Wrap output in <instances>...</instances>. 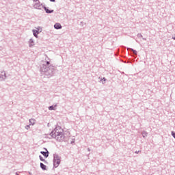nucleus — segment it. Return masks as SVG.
Masks as SVG:
<instances>
[{
	"label": "nucleus",
	"mask_w": 175,
	"mask_h": 175,
	"mask_svg": "<svg viewBox=\"0 0 175 175\" xmlns=\"http://www.w3.org/2000/svg\"><path fill=\"white\" fill-rule=\"evenodd\" d=\"M142 135L143 137H147L148 133L146 131H142Z\"/></svg>",
	"instance_id": "dca6fc26"
},
{
	"label": "nucleus",
	"mask_w": 175,
	"mask_h": 175,
	"mask_svg": "<svg viewBox=\"0 0 175 175\" xmlns=\"http://www.w3.org/2000/svg\"><path fill=\"white\" fill-rule=\"evenodd\" d=\"M40 160L42 161V162H46V160H44V159H43V157H42L41 155L39 156Z\"/></svg>",
	"instance_id": "f3484780"
},
{
	"label": "nucleus",
	"mask_w": 175,
	"mask_h": 175,
	"mask_svg": "<svg viewBox=\"0 0 175 175\" xmlns=\"http://www.w3.org/2000/svg\"><path fill=\"white\" fill-rule=\"evenodd\" d=\"M25 128L27 129V131H28V129L31 128V124L26 125Z\"/></svg>",
	"instance_id": "a211bd4d"
},
{
	"label": "nucleus",
	"mask_w": 175,
	"mask_h": 175,
	"mask_svg": "<svg viewBox=\"0 0 175 175\" xmlns=\"http://www.w3.org/2000/svg\"><path fill=\"white\" fill-rule=\"evenodd\" d=\"M6 80V72L4 70L0 71V81Z\"/></svg>",
	"instance_id": "39448f33"
},
{
	"label": "nucleus",
	"mask_w": 175,
	"mask_h": 175,
	"mask_svg": "<svg viewBox=\"0 0 175 175\" xmlns=\"http://www.w3.org/2000/svg\"><path fill=\"white\" fill-rule=\"evenodd\" d=\"M61 163V157L57 154H53V166L54 167H58Z\"/></svg>",
	"instance_id": "7ed1b4c3"
},
{
	"label": "nucleus",
	"mask_w": 175,
	"mask_h": 175,
	"mask_svg": "<svg viewBox=\"0 0 175 175\" xmlns=\"http://www.w3.org/2000/svg\"><path fill=\"white\" fill-rule=\"evenodd\" d=\"M64 132V130L61 128L59 126H56L55 129L52 131V132L50 133V136L53 137V136H55L56 135H59V133H62Z\"/></svg>",
	"instance_id": "20e7f679"
},
{
	"label": "nucleus",
	"mask_w": 175,
	"mask_h": 175,
	"mask_svg": "<svg viewBox=\"0 0 175 175\" xmlns=\"http://www.w3.org/2000/svg\"><path fill=\"white\" fill-rule=\"evenodd\" d=\"M44 150L46 151V152L41 151L40 154H42V155H43L46 158H48V157H49V150H47V148H44Z\"/></svg>",
	"instance_id": "0eeeda50"
},
{
	"label": "nucleus",
	"mask_w": 175,
	"mask_h": 175,
	"mask_svg": "<svg viewBox=\"0 0 175 175\" xmlns=\"http://www.w3.org/2000/svg\"><path fill=\"white\" fill-rule=\"evenodd\" d=\"M137 38H143V36L142 35V33H138Z\"/></svg>",
	"instance_id": "6ab92c4d"
},
{
	"label": "nucleus",
	"mask_w": 175,
	"mask_h": 175,
	"mask_svg": "<svg viewBox=\"0 0 175 175\" xmlns=\"http://www.w3.org/2000/svg\"><path fill=\"white\" fill-rule=\"evenodd\" d=\"M139 152H140V151L136 150V151L135 152V154H138Z\"/></svg>",
	"instance_id": "aec40b11"
},
{
	"label": "nucleus",
	"mask_w": 175,
	"mask_h": 175,
	"mask_svg": "<svg viewBox=\"0 0 175 175\" xmlns=\"http://www.w3.org/2000/svg\"><path fill=\"white\" fill-rule=\"evenodd\" d=\"M55 107H57V105L49 106V110H55Z\"/></svg>",
	"instance_id": "2eb2a0df"
},
{
	"label": "nucleus",
	"mask_w": 175,
	"mask_h": 175,
	"mask_svg": "<svg viewBox=\"0 0 175 175\" xmlns=\"http://www.w3.org/2000/svg\"><path fill=\"white\" fill-rule=\"evenodd\" d=\"M172 39H174V40H175V37H172Z\"/></svg>",
	"instance_id": "a878e982"
},
{
	"label": "nucleus",
	"mask_w": 175,
	"mask_h": 175,
	"mask_svg": "<svg viewBox=\"0 0 175 175\" xmlns=\"http://www.w3.org/2000/svg\"><path fill=\"white\" fill-rule=\"evenodd\" d=\"M33 2H38V1H39V0H33Z\"/></svg>",
	"instance_id": "4be33fe9"
},
{
	"label": "nucleus",
	"mask_w": 175,
	"mask_h": 175,
	"mask_svg": "<svg viewBox=\"0 0 175 175\" xmlns=\"http://www.w3.org/2000/svg\"><path fill=\"white\" fill-rule=\"evenodd\" d=\"M103 81H106L107 79H106V78L103 77Z\"/></svg>",
	"instance_id": "412c9836"
},
{
	"label": "nucleus",
	"mask_w": 175,
	"mask_h": 175,
	"mask_svg": "<svg viewBox=\"0 0 175 175\" xmlns=\"http://www.w3.org/2000/svg\"><path fill=\"white\" fill-rule=\"evenodd\" d=\"M51 2H55V0H50Z\"/></svg>",
	"instance_id": "5701e85b"
},
{
	"label": "nucleus",
	"mask_w": 175,
	"mask_h": 175,
	"mask_svg": "<svg viewBox=\"0 0 175 175\" xmlns=\"http://www.w3.org/2000/svg\"><path fill=\"white\" fill-rule=\"evenodd\" d=\"M16 175H19V174H18V172H16Z\"/></svg>",
	"instance_id": "393cba45"
},
{
	"label": "nucleus",
	"mask_w": 175,
	"mask_h": 175,
	"mask_svg": "<svg viewBox=\"0 0 175 175\" xmlns=\"http://www.w3.org/2000/svg\"><path fill=\"white\" fill-rule=\"evenodd\" d=\"M127 50L133 52V55H137V51L132 48H127Z\"/></svg>",
	"instance_id": "ddd939ff"
},
{
	"label": "nucleus",
	"mask_w": 175,
	"mask_h": 175,
	"mask_svg": "<svg viewBox=\"0 0 175 175\" xmlns=\"http://www.w3.org/2000/svg\"><path fill=\"white\" fill-rule=\"evenodd\" d=\"M32 31H33V36H35V38H38V35H39V31L33 29Z\"/></svg>",
	"instance_id": "f8f14e48"
},
{
	"label": "nucleus",
	"mask_w": 175,
	"mask_h": 175,
	"mask_svg": "<svg viewBox=\"0 0 175 175\" xmlns=\"http://www.w3.org/2000/svg\"><path fill=\"white\" fill-rule=\"evenodd\" d=\"M43 8L44 9L46 13H47V14H51V13H54L53 10H49V8H47L45 7V6H43Z\"/></svg>",
	"instance_id": "1a4fd4ad"
},
{
	"label": "nucleus",
	"mask_w": 175,
	"mask_h": 175,
	"mask_svg": "<svg viewBox=\"0 0 175 175\" xmlns=\"http://www.w3.org/2000/svg\"><path fill=\"white\" fill-rule=\"evenodd\" d=\"M34 9H38V10H40L42 8H43V4H41L40 2L36 3L33 5Z\"/></svg>",
	"instance_id": "423d86ee"
},
{
	"label": "nucleus",
	"mask_w": 175,
	"mask_h": 175,
	"mask_svg": "<svg viewBox=\"0 0 175 175\" xmlns=\"http://www.w3.org/2000/svg\"><path fill=\"white\" fill-rule=\"evenodd\" d=\"M54 70H55V68L49 61H45L44 63L40 66V72L45 76H47V77H51V76H53Z\"/></svg>",
	"instance_id": "f257e3e1"
},
{
	"label": "nucleus",
	"mask_w": 175,
	"mask_h": 175,
	"mask_svg": "<svg viewBox=\"0 0 175 175\" xmlns=\"http://www.w3.org/2000/svg\"><path fill=\"white\" fill-rule=\"evenodd\" d=\"M29 47H33L35 46V41H33V39L31 38L29 42Z\"/></svg>",
	"instance_id": "6e6552de"
},
{
	"label": "nucleus",
	"mask_w": 175,
	"mask_h": 175,
	"mask_svg": "<svg viewBox=\"0 0 175 175\" xmlns=\"http://www.w3.org/2000/svg\"><path fill=\"white\" fill-rule=\"evenodd\" d=\"M143 40H147V39H146V38H143Z\"/></svg>",
	"instance_id": "bb28decb"
},
{
	"label": "nucleus",
	"mask_w": 175,
	"mask_h": 175,
	"mask_svg": "<svg viewBox=\"0 0 175 175\" xmlns=\"http://www.w3.org/2000/svg\"><path fill=\"white\" fill-rule=\"evenodd\" d=\"M52 137L55 139L57 142H65L66 139V136H65L64 132L56 134V135H53Z\"/></svg>",
	"instance_id": "f03ea898"
},
{
	"label": "nucleus",
	"mask_w": 175,
	"mask_h": 175,
	"mask_svg": "<svg viewBox=\"0 0 175 175\" xmlns=\"http://www.w3.org/2000/svg\"><path fill=\"white\" fill-rule=\"evenodd\" d=\"M88 151H91V150L90 149V148H88Z\"/></svg>",
	"instance_id": "b1692460"
},
{
	"label": "nucleus",
	"mask_w": 175,
	"mask_h": 175,
	"mask_svg": "<svg viewBox=\"0 0 175 175\" xmlns=\"http://www.w3.org/2000/svg\"><path fill=\"white\" fill-rule=\"evenodd\" d=\"M29 125H35V124H36V120L33 118L29 119Z\"/></svg>",
	"instance_id": "9b49d317"
},
{
	"label": "nucleus",
	"mask_w": 175,
	"mask_h": 175,
	"mask_svg": "<svg viewBox=\"0 0 175 175\" xmlns=\"http://www.w3.org/2000/svg\"><path fill=\"white\" fill-rule=\"evenodd\" d=\"M40 167L42 170H46V169H47V166H46L43 163H40Z\"/></svg>",
	"instance_id": "4468645a"
},
{
	"label": "nucleus",
	"mask_w": 175,
	"mask_h": 175,
	"mask_svg": "<svg viewBox=\"0 0 175 175\" xmlns=\"http://www.w3.org/2000/svg\"><path fill=\"white\" fill-rule=\"evenodd\" d=\"M55 29H62V25H60V23H55L54 25Z\"/></svg>",
	"instance_id": "9d476101"
}]
</instances>
